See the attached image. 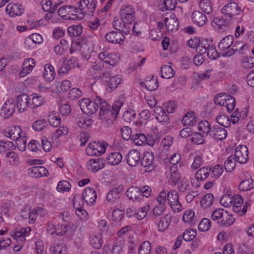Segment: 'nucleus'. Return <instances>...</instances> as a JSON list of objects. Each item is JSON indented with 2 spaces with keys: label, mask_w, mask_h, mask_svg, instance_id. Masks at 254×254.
<instances>
[{
  "label": "nucleus",
  "mask_w": 254,
  "mask_h": 254,
  "mask_svg": "<svg viewBox=\"0 0 254 254\" xmlns=\"http://www.w3.org/2000/svg\"><path fill=\"white\" fill-rule=\"evenodd\" d=\"M121 19H114L113 22L114 28L125 34L129 33L135 20L134 8L131 5H124L120 10Z\"/></svg>",
  "instance_id": "1"
},
{
  "label": "nucleus",
  "mask_w": 254,
  "mask_h": 254,
  "mask_svg": "<svg viewBox=\"0 0 254 254\" xmlns=\"http://www.w3.org/2000/svg\"><path fill=\"white\" fill-rule=\"evenodd\" d=\"M77 5V7L72 5L63 6L59 9V12L62 11L64 8L66 10V8L67 7L68 9H74V11L79 12L84 16H90L92 15L96 7L94 1H79Z\"/></svg>",
  "instance_id": "2"
},
{
  "label": "nucleus",
  "mask_w": 254,
  "mask_h": 254,
  "mask_svg": "<svg viewBox=\"0 0 254 254\" xmlns=\"http://www.w3.org/2000/svg\"><path fill=\"white\" fill-rule=\"evenodd\" d=\"M123 105V101L120 100L116 101L112 105L110 114L108 116L106 115L102 118H100V119L102 121V123L106 127H108L114 124Z\"/></svg>",
  "instance_id": "3"
},
{
  "label": "nucleus",
  "mask_w": 254,
  "mask_h": 254,
  "mask_svg": "<svg viewBox=\"0 0 254 254\" xmlns=\"http://www.w3.org/2000/svg\"><path fill=\"white\" fill-rule=\"evenodd\" d=\"M100 99L97 96L93 101H91L89 98L82 99L78 102L79 106L82 111L85 114H93L95 113L98 109V103L100 102Z\"/></svg>",
  "instance_id": "4"
},
{
  "label": "nucleus",
  "mask_w": 254,
  "mask_h": 254,
  "mask_svg": "<svg viewBox=\"0 0 254 254\" xmlns=\"http://www.w3.org/2000/svg\"><path fill=\"white\" fill-rule=\"evenodd\" d=\"M232 19L228 17L216 16L214 17L212 21V25L216 30H221L223 32L228 30Z\"/></svg>",
  "instance_id": "5"
},
{
  "label": "nucleus",
  "mask_w": 254,
  "mask_h": 254,
  "mask_svg": "<svg viewBox=\"0 0 254 254\" xmlns=\"http://www.w3.org/2000/svg\"><path fill=\"white\" fill-rule=\"evenodd\" d=\"M241 10L237 3L231 2L225 4L222 8L221 12L224 16L229 17L233 20L235 16L240 13Z\"/></svg>",
  "instance_id": "6"
},
{
  "label": "nucleus",
  "mask_w": 254,
  "mask_h": 254,
  "mask_svg": "<svg viewBox=\"0 0 254 254\" xmlns=\"http://www.w3.org/2000/svg\"><path fill=\"white\" fill-rule=\"evenodd\" d=\"M106 147L100 142H90L86 148L87 154L89 156H99L105 152Z\"/></svg>",
  "instance_id": "7"
},
{
  "label": "nucleus",
  "mask_w": 254,
  "mask_h": 254,
  "mask_svg": "<svg viewBox=\"0 0 254 254\" xmlns=\"http://www.w3.org/2000/svg\"><path fill=\"white\" fill-rule=\"evenodd\" d=\"M15 110V103L12 99H7L2 105L0 115L4 119L11 117Z\"/></svg>",
  "instance_id": "8"
},
{
  "label": "nucleus",
  "mask_w": 254,
  "mask_h": 254,
  "mask_svg": "<svg viewBox=\"0 0 254 254\" xmlns=\"http://www.w3.org/2000/svg\"><path fill=\"white\" fill-rule=\"evenodd\" d=\"M167 201L171 208L175 211L180 212L182 210V206L179 199L177 191L174 190L169 191L167 194Z\"/></svg>",
  "instance_id": "9"
},
{
  "label": "nucleus",
  "mask_w": 254,
  "mask_h": 254,
  "mask_svg": "<svg viewBox=\"0 0 254 254\" xmlns=\"http://www.w3.org/2000/svg\"><path fill=\"white\" fill-rule=\"evenodd\" d=\"M154 161V156L152 152L147 151L144 153L141 160V164L145 168V172H150L154 170L155 167Z\"/></svg>",
  "instance_id": "10"
},
{
  "label": "nucleus",
  "mask_w": 254,
  "mask_h": 254,
  "mask_svg": "<svg viewBox=\"0 0 254 254\" xmlns=\"http://www.w3.org/2000/svg\"><path fill=\"white\" fill-rule=\"evenodd\" d=\"M248 148L246 145H239L235 152V160L240 164H245L248 160Z\"/></svg>",
  "instance_id": "11"
},
{
  "label": "nucleus",
  "mask_w": 254,
  "mask_h": 254,
  "mask_svg": "<svg viewBox=\"0 0 254 254\" xmlns=\"http://www.w3.org/2000/svg\"><path fill=\"white\" fill-rule=\"evenodd\" d=\"M154 115L156 120L162 125L167 126L169 124L170 118L161 107L157 106L154 108Z\"/></svg>",
  "instance_id": "12"
},
{
  "label": "nucleus",
  "mask_w": 254,
  "mask_h": 254,
  "mask_svg": "<svg viewBox=\"0 0 254 254\" xmlns=\"http://www.w3.org/2000/svg\"><path fill=\"white\" fill-rule=\"evenodd\" d=\"M123 190L124 186L122 185L112 188L107 194L106 199L107 201L111 203H115L120 199Z\"/></svg>",
  "instance_id": "13"
},
{
  "label": "nucleus",
  "mask_w": 254,
  "mask_h": 254,
  "mask_svg": "<svg viewBox=\"0 0 254 254\" xmlns=\"http://www.w3.org/2000/svg\"><path fill=\"white\" fill-rule=\"evenodd\" d=\"M111 31L107 33L105 35L106 40L111 43L119 44L122 45L124 42L125 36L122 31Z\"/></svg>",
  "instance_id": "14"
},
{
  "label": "nucleus",
  "mask_w": 254,
  "mask_h": 254,
  "mask_svg": "<svg viewBox=\"0 0 254 254\" xmlns=\"http://www.w3.org/2000/svg\"><path fill=\"white\" fill-rule=\"evenodd\" d=\"M5 10L12 17L22 15L24 9L21 4L11 2L7 5Z\"/></svg>",
  "instance_id": "15"
},
{
  "label": "nucleus",
  "mask_w": 254,
  "mask_h": 254,
  "mask_svg": "<svg viewBox=\"0 0 254 254\" xmlns=\"http://www.w3.org/2000/svg\"><path fill=\"white\" fill-rule=\"evenodd\" d=\"M227 135V131L225 128L219 126H214L211 128V131L210 134L212 138L216 140H222L224 139Z\"/></svg>",
  "instance_id": "16"
},
{
  "label": "nucleus",
  "mask_w": 254,
  "mask_h": 254,
  "mask_svg": "<svg viewBox=\"0 0 254 254\" xmlns=\"http://www.w3.org/2000/svg\"><path fill=\"white\" fill-rule=\"evenodd\" d=\"M30 98L26 94H22L17 97L16 106L17 109L20 113L23 112L27 110L30 103Z\"/></svg>",
  "instance_id": "17"
},
{
  "label": "nucleus",
  "mask_w": 254,
  "mask_h": 254,
  "mask_svg": "<svg viewBox=\"0 0 254 254\" xmlns=\"http://www.w3.org/2000/svg\"><path fill=\"white\" fill-rule=\"evenodd\" d=\"M100 59L104 63L111 65H115L118 61V57L115 54L110 53L107 51H104L99 55Z\"/></svg>",
  "instance_id": "18"
},
{
  "label": "nucleus",
  "mask_w": 254,
  "mask_h": 254,
  "mask_svg": "<svg viewBox=\"0 0 254 254\" xmlns=\"http://www.w3.org/2000/svg\"><path fill=\"white\" fill-rule=\"evenodd\" d=\"M140 161V152L136 150H130L127 154V163L131 167L136 166Z\"/></svg>",
  "instance_id": "19"
},
{
  "label": "nucleus",
  "mask_w": 254,
  "mask_h": 254,
  "mask_svg": "<svg viewBox=\"0 0 254 254\" xmlns=\"http://www.w3.org/2000/svg\"><path fill=\"white\" fill-rule=\"evenodd\" d=\"M191 19L193 23L199 27L205 25L207 22L206 16L199 11H195L191 14Z\"/></svg>",
  "instance_id": "20"
},
{
  "label": "nucleus",
  "mask_w": 254,
  "mask_h": 254,
  "mask_svg": "<svg viewBox=\"0 0 254 254\" xmlns=\"http://www.w3.org/2000/svg\"><path fill=\"white\" fill-rule=\"evenodd\" d=\"M96 198V191L92 188H86L82 193V198L87 204H92Z\"/></svg>",
  "instance_id": "21"
},
{
  "label": "nucleus",
  "mask_w": 254,
  "mask_h": 254,
  "mask_svg": "<svg viewBox=\"0 0 254 254\" xmlns=\"http://www.w3.org/2000/svg\"><path fill=\"white\" fill-rule=\"evenodd\" d=\"M104 161L102 158L90 159L87 162L88 169L92 172H96L104 167Z\"/></svg>",
  "instance_id": "22"
},
{
  "label": "nucleus",
  "mask_w": 254,
  "mask_h": 254,
  "mask_svg": "<svg viewBox=\"0 0 254 254\" xmlns=\"http://www.w3.org/2000/svg\"><path fill=\"white\" fill-rule=\"evenodd\" d=\"M164 22L169 32L177 31L179 27V23L177 18L173 15L170 17H165L164 19Z\"/></svg>",
  "instance_id": "23"
},
{
  "label": "nucleus",
  "mask_w": 254,
  "mask_h": 254,
  "mask_svg": "<svg viewBox=\"0 0 254 254\" xmlns=\"http://www.w3.org/2000/svg\"><path fill=\"white\" fill-rule=\"evenodd\" d=\"M48 174V170L43 166H35L28 169V174L32 177L47 176Z\"/></svg>",
  "instance_id": "24"
},
{
  "label": "nucleus",
  "mask_w": 254,
  "mask_h": 254,
  "mask_svg": "<svg viewBox=\"0 0 254 254\" xmlns=\"http://www.w3.org/2000/svg\"><path fill=\"white\" fill-rule=\"evenodd\" d=\"M123 159L122 154L118 151L110 153L106 157L107 164L111 166L119 165Z\"/></svg>",
  "instance_id": "25"
},
{
  "label": "nucleus",
  "mask_w": 254,
  "mask_h": 254,
  "mask_svg": "<svg viewBox=\"0 0 254 254\" xmlns=\"http://www.w3.org/2000/svg\"><path fill=\"white\" fill-rule=\"evenodd\" d=\"M254 188V178L250 175L246 176L245 180L242 181L239 185L240 191H246Z\"/></svg>",
  "instance_id": "26"
},
{
  "label": "nucleus",
  "mask_w": 254,
  "mask_h": 254,
  "mask_svg": "<svg viewBox=\"0 0 254 254\" xmlns=\"http://www.w3.org/2000/svg\"><path fill=\"white\" fill-rule=\"evenodd\" d=\"M211 172V168L210 167H202L196 171L195 178L197 181H204L208 177Z\"/></svg>",
  "instance_id": "27"
},
{
  "label": "nucleus",
  "mask_w": 254,
  "mask_h": 254,
  "mask_svg": "<svg viewBox=\"0 0 254 254\" xmlns=\"http://www.w3.org/2000/svg\"><path fill=\"white\" fill-rule=\"evenodd\" d=\"M97 98L100 99L99 103H98V108L100 109L99 118H102L106 115L108 116L111 111L110 110V106L105 100L98 96H97Z\"/></svg>",
  "instance_id": "28"
},
{
  "label": "nucleus",
  "mask_w": 254,
  "mask_h": 254,
  "mask_svg": "<svg viewBox=\"0 0 254 254\" xmlns=\"http://www.w3.org/2000/svg\"><path fill=\"white\" fill-rule=\"evenodd\" d=\"M234 37L233 35H229L223 38L218 44V48L223 51L229 49L233 44Z\"/></svg>",
  "instance_id": "29"
},
{
  "label": "nucleus",
  "mask_w": 254,
  "mask_h": 254,
  "mask_svg": "<svg viewBox=\"0 0 254 254\" xmlns=\"http://www.w3.org/2000/svg\"><path fill=\"white\" fill-rule=\"evenodd\" d=\"M6 137L9 138L12 140H15L22 136V133L21 128L18 126L12 127L10 130L5 133Z\"/></svg>",
  "instance_id": "30"
},
{
  "label": "nucleus",
  "mask_w": 254,
  "mask_h": 254,
  "mask_svg": "<svg viewBox=\"0 0 254 254\" xmlns=\"http://www.w3.org/2000/svg\"><path fill=\"white\" fill-rule=\"evenodd\" d=\"M197 122L196 117L193 112H188L182 119V123L184 126H194Z\"/></svg>",
  "instance_id": "31"
},
{
  "label": "nucleus",
  "mask_w": 254,
  "mask_h": 254,
  "mask_svg": "<svg viewBox=\"0 0 254 254\" xmlns=\"http://www.w3.org/2000/svg\"><path fill=\"white\" fill-rule=\"evenodd\" d=\"M140 193V190L139 187L132 186L127 189L126 191V195L129 199L134 201L139 198Z\"/></svg>",
  "instance_id": "32"
},
{
  "label": "nucleus",
  "mask_w": 254,
  "mask_h": 254,
  "mask_svg": "<svg viewBox=\"0 0 254 254\" xmlns=\"http://www.w3.org/2000/svg\"><path fill=\"white\" fill-rule=\"evenodd\" d=\"M54 68L50 64H47L45 66V72L43 73L44 77L48 81H52L55 77Z\"/></svg>",
  "instance_id": "33"
},
{
  "label": "nucleus",
  "mask_w": 254,
  "mask_h": 254,
  "mask_svg": "<svg viewBox=\"0 0 254 254\" xmlns=\"http://www.w3.org/2000/svg\"><path fill=\"white\" fill-rule=\"evenodd\" d=\"M243 43L241 41H236L234 44L232 46V48L229 49L228 51L223 53V56L224 57H230L237 52L240 51L241 48Z\"/></svg>",
  "instance_id": "34"
},
{
  "label": "nucleus",
  "mask_w": 254,
  "mask_h": 254,
  "mask_svg": "<svg viewBox=\"0 0 254 254\" xmlns=\"http://www.w3.org/2000/svg\"><path fill=\"white\" fill-rule=\"evenodd\" d=\"M161 76L163 78L170 79L174 76L175 72L171 66L164 65L161 68Z\"/></svg>",
  "instance_id": "35"
},
{
  "label": "nucleus",
  "mask_w": 254,
  "mask_h": 254,
  "mask_svg": "<svg viewBox=\"0 0 254 254\" xmlns=\"http://www.w3.org/2000/svg\"><path fill=\"white\" fill-rule=\"evenodd\" d=\"M131 140L137 145H142L147 143L149 145H151L147 141L146 136L142 133H137L132 135Z\"/></svg>",
  "instance_id": "36"
},
{
  "label": "nucleus",
  "mask_w": 254,
  "mask_h": 254,
  "mask_svg": "<svg viewBox=\"0 0 254 254\" xmlns=\"http://www.w3.org/2000/svg\"><path fill=\"white\" fill-rule=\"evenodd\" d=\"M83 31V26L81 24L74 25L67 28V33L70 36L78 37Z\"/></svg>",
  "instance_id": "37"
},
{
  "label": "nucleus",
  "mask_w": 254,
  "mask_h": 254,
  "mask_svg": "<svg viewBox=\"0 0 254 254\" xmlns=\"http://www.w3.org/2000/svg\"><path fill=\"white\" fill-rule=\"evenodd\" d=\"M183 220L186 223H191L192 224L197 222L196 218H194V212L191 210H187L183 216Z\"/></svg>",
  "instance_id": "38"
},
{
  "label": "nucleus",
  "mask_w": 254,
  "mask_h": 254,
  "mask_svg": "<svg viewBox=\"0 0 254 254\" xmlns=\"http://www.w3.org/2000/svg\"><path fill=\"white\" fill-rule=\"evenodd\" d=\"M42 2L43 1H42ZM45 2L43 3L42 5V7L43 10L45 11H47L50 13H54L56 10L58 6L59 5L60 3H55L54 4L53 3V1H44Z\"/></svg>",
  "instance_id": "39"
},
{
  "label": "nucleus",
  "mask_w": 254,
  "mask_h": 254,
  "mask_svg": "<svg viewBox=\"0 0 254 254\" xmlns=\"http://www.w3.org/2000/svg\"><path fill=\"white\" fill-rule=\"evenodd\" d=\"M52 254H66V247L64 243H59L54 245L51 249Z\"/></svg>",
  "instance_id": "40"
},
{
  "label": "nucleus",
  "mask_w": 254,
  "mask_h": 254,
  "mask_svg": "<svg viewBox=\"0 0 254 254\" xmlns=\"http://www.w3.org/2000/svg\"><path fill=\"white\" fill-rule=\"evenodd\" d=\"M213 199L214 197L212 193H207L202 198L200 204L202 207L205 208L212 205Z\"/></svg>",
  "instance_id": "41"
},
{
  "label": "nucleus",
  "mask_w": 254,
  "mask_h": 254,
  "mask_svg": "<svg viewBox=\"0 0 254 254\" xmlns=\"http://www.w3.org/2000/svg\"><path fill=\"white\" fill-rule=\"evenodd\" d=\"M211 128L210 124L206 120L200 121L198 124L199 130L202 131L206 135L210 134Z\"/></svg>",
  "instance_id": "42"
},
{
  "label": "nucleus",
  "mask_w": 254,
  "mask_h": 254,
  "mask_svg": "<svg viewBox=\"0 0 254 254\" xmlns=\"http://www.w3.org/2000/svg\"><path fill=\"white\" fill-rule=\"evenodd\" d=\"M121 77L120 75H115L112 76L108 82V85L111 89V91H113L117 88L118 86L121 83Z\"/></svg>",
  "instance_id": "43"
},
{
  "label": "nucleus",
  "mask_w": 254,
  "mask_h": 254,
  "mask_svg": "<svg viewBox=\"0 0 254 254\" xmlns=\"http://www.w3.org/2000/svg\"><path fill=\"white\" fill-rule=\"evenodd\" d=\"M236 105V100L234 97L228 95V98L226 99V102H224L223 106L226 107L227 111L231 113L234 110Z\"/></svg>",
  "instance_id": "44"
},
{
  "label": "nucleus",
  "mask_w": 254,
  "mask_h": 254,
  "mask_svg": "<svg viewBox=\"0 0 254 254\" xmlns=\"http://www.w3.org/2000/svg\"><path fill=\"white\" fill-rule=\"evenodd\" d=\"M33 96L32 102L30 104L32 108L36 109L44 104L45 102L44 98L36 93L33 94Z\"/></svg>",
  "instance_id": "45"
},
{
  "label": "nucleus",
  "mask_w": 254,
  "mask_h": 254,
  "mask_svg": "<svg viewBox=\"0 0 254 254\" xmlns=\"http://www.w3.org/2000/svg\"><path fill=\"white\" fill-rule=\"evenodd\" d=\"M226 211H227L221 208L215 210L211 214L212 219L213 221H218V223H220V221L224 217Z\"/></svg>",
  "instance_id": "46"
},
{
  "label": "nucleus",
  "mask_w": 254,
  "mask_h": 254,
  "mask_svg": "<svg viewBox=\"0 0 254 254\" xmlns=\"http://www.w3.org/2000/svg\"><path fill=\"white\" fill-rule=\"evenodd\" d=\"M48 123L45 119H40L35 121L32 125V128L35 131H42L46 127L48 126Z\"/></svg>",
  "instance_id": "47"
},
{
  "label": "nucleus",
  "mask_w": 254,
  "mask_h": 254,
  "mask_svg": "<svg viewBox=\"0 0 254 254\" xmlns=\"http://www.w3.org/2000/svg\"><path fill=\"white\" fill-rule=\"evenodd\" d=\"M16 146L21 151H24L26 148L27 137L25 133L22 134V136L20 138L15 140Z\"/></svg>",
  "instance_id": "48"
},
{
  "label": "nucleus",
  "mask_w": 254,
  "mask_h": 254,
  "mask_svg": "<svg viewBox=\"0 0 254 254\" xmlns=\"http://www.w3.org/2000/svg\"><path fill=\"white\" fill-rule=\"evenodd\" d=\"M216 120L219 125L224 127H228L231 125L230 119L227 116L224 115H219L216 117Z\"/></svg>",
  "instance_id": "49"
},
{
  "label": "nucleus",
  "mask_w": 254,
  "mask_h": 254,
  "mask_svg": "<svg viewBox=\"0 0 254 254\" xmlns=\"http://www.w3.org/2000/svg\"><path fill=\"white\" fill-rule=\"evenodd\" d=\"M142 84H145V88L149 91H154L158 88V82L157 79H154V77L148 81H146V83H140V85Z\"/></svg>",
  "instance_id": "50"
},
{
  "label": "nucleus",
  "mask_w": 254,
  "mask_h": 254,
  "mask_svg": "<svg viewBox=\"0 0 254 254\" xmlns=\"http://www.w3.org/2000/svg\"><path fill=\"white\" fill-rule=\"evenodd\" d=\"M199 6L204 12L208 14L212 11V5L210 1H200Z\"/></svg>",
  "instance_id": "51"
},
{
  "label": "nucleus",
  "mask_w": 254,
  "mask_h": 254,
  "mask_svg": "<svg viewBox=\"0 0 254 254\" xmlns=\"http://www.w3.org/2000/svg\"><path fill=\"white\" fill-rule=\"evenodd\" d=\"M209 46L210 45L208 44V41L207 40H202L197 46L196 51L198 53L202 55L207 51Z\"/></svg>",
  "instance_id": "52"
},
{
  "label": "nucleus",
  "mask_w": 254,
  "mask_h": 254,
  "mask_svg": "<svg viewBox=\"0 0 254 254\" xmlns=\"http://www.w3.org/2000/svg\"><path fill=\"white\" fill-rule=\"evenodd\" d=\"M234 158L232 156H230L224 163V168L226 171L230 172L233 170L236 166V163L234 161Z\"/></svg>",
  "instance_id": "53"
},
{
  "label": "nucleus",
  "mask_w": 254,
  "mask_h": 254,
  "mask_svg": "<svg viewBox=\"0 0 254 254\" xmlns=\"http://www.w3.org/2000/svg\"><path fill=\"white\" fill-rule=\"evenodd\" d=\"M71 188L70 184L66 181H61L59 182L57 187L58 191H69Z\"/></svg>",
  "instance_id": "54"
},
{
  "label": "nucleus",
  "mask_w": 254,
  "mask_h": 254,
  "mask_svg": "<svg viewBox=\"0 0 254 254\" xmlns=\"http://www.w3.org/2000/svg\"><path fill=\"white\" fill-rule=\"evenodd\" d=\"M151 251V244L149 241L143 242L138 249L139 254H149Z\"/></svg>",
  "instance_id": "55"
},
{
  "label": "nucleus",
  "mask_w": 254,
  "mask_h": 254,
  "mask_svg": "<svg viewBox=\"0 0 254 254\" xmlns=\"http://www.w3.org/2000/svg\"><path fill=\"white\" fill-rule=\"evenodd\" d=\"M90 244L92 246L96 249L101 248L103 245V240L101 237L95 236H91L90 237Z\"/></svg>",
  "instance_id": "56"
},
{
  "label": "nucleus",
  "mask_w": 254,
  "mask_h": 254,
  "mask_svg": "<svg viewBox=\"0 0 254 254\" xmlns=\"http://www.w3.org/2000/svg\"><path fill=\"white\" fill-rule=\"evenodd\" d=\"M234 221L235 219L232 217V215L228 214L226 211L224 217L220 221V223L221 226L228 227L233 224Z\"/></svg>",
  "instance_id": "57"
},
{
  "label": "nucleus",
  "mask_w": 254,
  "mask_h": 254,
  "mask_svg": "<svg viewBox=\"0 0 254 254\" xmlns=\"http://www.w3.org/2000/svg\"><path fill=\"white\" fill-rule=\"evenodd\" d=\"M149 209V206L148 205L140 208L135 213V218L138 220L143 219L147 215V213Z\"/></svg>",
  "instance_id": "58"
},
{
  "label": "nucleus",
  "mask_w": 254,
  "mask_h": 254,
  "mask_svg": "<svg viewBox=\"0 0 254 254\" xmlns=\"http://www.w3.org/2000/svg\"><path fill=\"white\" fill-rule=\"evenodd\" d=\"M136 113L134 110L128 109L126 111L123 116L124 120L127 122H130L135 118Z\"/></svg>",
  "instance_id": "59"
},
{
  "label": "nucleus",
  "mask_w": 254,
  "mask_h": 254,
  "mask_svg": "<svg viewBox=\"0 0 254 254\" xmlns=\"http://www.w3.org/2000/svg\"><path fill=\"white\" fill-rule=\"evenodd\" d=\"M196 234V230H186L184 233L183 238L185 241H190L193 240Z\"/></svg>",
  "instance_id": "60"
},
{
  "label": "nucleus",
  "mask_w": 254,
  "mask_h": 254,
  "mask_svg": "<svg viewBox=\"0 0 254 254\" xmlns=\"http://www.w3.org/2000/svg\"><path fill=\"white\" fill-rule=\"evenodd\" d=\"M211 221L207 218H203L199 222L198 225V229L201 231H206L210 227Z\"/></svg>",
  "instance_id": "61"
},
{
  "label": "nucleus",
  "mask_w": 254,
  "mask_h": 254,
  "mask_svg": "<svg viewBox=\"0 0 254 254\" xmlns=\"http://www.w3.org/2000/svg\"><path fill=\"white\" fill-rule=\"evenodd\" d=\"M228 95L226 93H220L216 95L214 99L215 104L223 106L224 102H226V99L228 98Z\"/></svg>",
  "instance_id": "62"
},
{
  "label": "nucleus",
  "mask_w": 254,
  "mask_h": 254,
  "mask_svg": "<svg viewBox=\"0 0 254 254\" xmlns=\"http://www.w3.org/2000/svg\"><path fill=\"white\" fill-rule=\"evenodd\" d=\"M48 118L50 125L54 127H57L60 126L61 119L59 115L52 116L51 115H48Z\"/></svg>",
  "instance_id": "63"
},
{
  "label": "nucleus",
  "mask_w": 254,
  "mask_h": 254,
  "mask_svg": "<svg viewBox=\"0 0 254 254\" xmlns=\"http://www.w3.org/2000/svg\"><path fill=\"white\" fill-rule=\"evenodd\" d=\"M170 220H168L167 217L160 219L158 225L159 231L162 232L167 229L169 225Z\"/></svg>",
  "instance_id": "64"
}]
</instances>
